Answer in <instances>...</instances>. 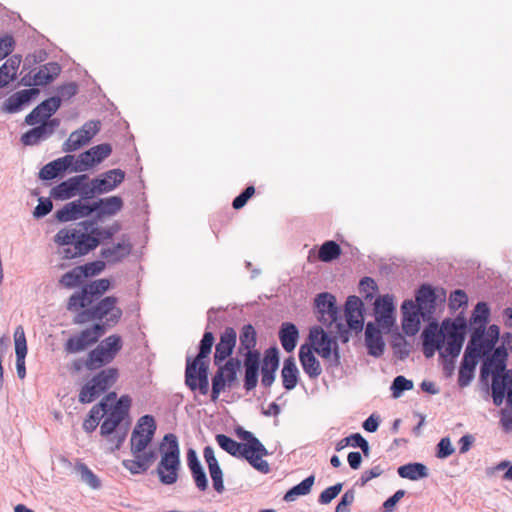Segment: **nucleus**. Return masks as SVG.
<instances>
[{"mask_svg":"<svg viewBox=\"0 0 512 512\" xmlns=\"http://www.w3.org/2000/svg\"><path fill=\"white\" fill-rule=\"evenodd\" d=\"M466 324L463 319L444 320L440 327L429 323L422 332L423 353L431 358L436 351L444 358V370L451 375L454 359L460 354L464 342Z\"/></svg>","mask_w":512,"mask_h":512,"instance_id":"nucleus-1","label":"nucleus"},{"mask_svg":"<svg viewBox=\"0 0 512 512\" xmlns=\"http://www.w3.org/2000/svg\"><path fill=\"white\" fill-rule=\"evenodd\" d=\"M120 230L115 222L107 228H91L86 225L63 228L54 236L58 245L57 254L62 259H74L96 248L100 240L109 239Z\"/></svg>","mask_w":512,"mask_h":512,"instance_id":"nucleus-2","label":"nucleus"},{"mask_svg":"<svg viewBox=\"0 0 512 512\" xmlns=\"http://www.w3.org/2000/svg\"><path fill=\"white\" fill-rule=\"evenodd\" d=\"M156 430L157 424L152 415H143L137 420L130 437V452L133 458L122 461V466L130 474L146 473L156 460V450L151 447Z\"/></svg>","mask_w":512,"mask_h":512,"instance_id":"nucleus-3","label":"nucleus"},{"mask_svg":"<svg viewBox=\"0 0 512 512\" xmlns=\"http://www.w3.org/2000/svg\"><path fill=\"white\" fill-rule=\"evenodd\" d=\"M507 353L497 348L490 358H487L481 367L483 378L492 375V398L496 406L503 403L505 395L507 403L512 405V371L505 370Z\"/></svg>","mask_w":512,"mask_h":512,"instance_id":"nucleus-4","label":"nucleus"},{"mask_svg":"<svg viewBox=\"0 0 512 512\" xmlns=\"http://www.w3.org/2000/svg\"><path fill=\"white\" fill-rule=\"evenodd\" d=\"M214 337L211 332H206L200 342V351L197 357L190 361L187 359L185 371V383L192 390H198L200 394L209 392L208 361L206 358L211 353Z\"/></svg>","mask_w":512,"mask_h":512,"instance_id":"nucleus-5","label":"nucleus"},{"mask_svg":"<svg viewBox=\"0 0 512 512\" xmlns=\"http://www.w3.org/2000/svg\"><path fill=\"white\" fill-rule=\"evenodd\" d=\"M160 461L156 467L159 481L164 485H173L179 478L181 468L178 437L167 433L159 443Z\"/></svg>","mask_w":512,"mask_h":512,"instance_id":"nucleus-6","label":"nucleus"},{"mask_svg":"<svg viewBox=\"0 0 512 512\" xmlns=\"http://www.w3.org/2000/svg\"><path fill=\"white\" fill-rule=\"evenodd\" d=\"M309 340L314 351L331 367L340 365L338 343L322 328L314 327L310 330Z\"/></svg>","mask_w":512,"mask_h":512,"instance_id":"nucleus-7","label":"nucleus"},{"mask_svg":"<svg viewBox=\"0 0 512 512\" xmlns=\"http://www.w3.org/2000/svg\"><path fill=\"white\" fill-rule=\"evenodd\" d=\"M121 349V338L111 335L104 339L94 350L89 353L86 367L95 370L111 362Z\"/></svg>","mask_w":512,"mask_h":512,"instance_id":"nucleus-8","label":"nucleus"},{"mask_svg":"<svg viewBox=\"0 0 512 512\" xmlns=\"http://www.w3.org/2000/svg\"><path fill=\"white\" fill-rule=\"evenodd\" d=\"M110 287L108 279H99L83 287L80 293L73 294L68 301L69 310H77L89 306Z\"/></svg>","mask_w":512,"mask_h":512,"instance_id":"nucleus-9","label":"nucleus"},{"mask_svg":"<svg viewBox=\"0 0 512 512\" xmlns=\"http://www.w3.org/2000/svg\"><path fill=\"white\" fill-rule=\"evenodd\" d=\"M216 441L218 445L230 455L245 458L257 471L263 474L269 473L270 466L268 462L263 459H259L258 457H251L245 450V447L242 446V443H238L224 434H218L216 436Z\"/></svg>","mask_w":512,"mask_h":512,"instance_id":"nucleus-10","label":"nucleus"},{"mask_svg":"<svg viewBox=\"0 0 512 512\" xmlns=\"http://www.w3.org/2000/svg\"><path fill=\"white\" fill-rule=\"evenodd\" d=\"M130 405L131 398L123 395L114 406L109 409L107 408V412H104L105 419L100 427L103 436L112 434L123 420L128 417Z\"/></svg>","mask_w":512,"mask_h":512,"instance_id":"nucleus-11","label":"nucleus"},{"mask_svg":"<svg viewBox=\"0 0 512 512\" xmlns=\"http://www.w3.org/2000/svg\"><path fill=\"white\" fill-rule=\"evenodd\" d=\"M100 130V122L90 120L85 122L81 128L73 131L63 143L64 152H74L87 145Z\"/></svg>","mask_w":512,"mask_h":512,"instance_id":"nucleus-12","label":"nucleus"},{"mask_svg":"<svg viewBox=\"0 0 512 512\" xmlns=\"http://www.w3.org/2000/svg\"><path fill=\"white\" fill-rule=\"evenodd\" d=\"M111 153L112 147L108 143L93 146L77 156L74 170L88 171L109 157Z\"/></svg>","mask_w":512,"mask_h":512,"instance_id":"nucleus-13","label":"nucleus"},{"mask_svg":"<svg viewBox=\"0 0 512 512\" xmlns=\"http://www.w3.org/2000/svg\"><path fill=\"white\" fill-rule=\"evenodd\" d=\"M499 327L497 325H490L488 329H474L469 345L481 356L487 355L495 346L499 338Z\"/></svg>","mask_w":512,"mask_h":512,"instance_id":"nucleus-14","label":"nucleus"},{"mask_svg":"<svg viewBox=\"0 0 512 512\" xmlns=\"http://www.w3.org/2000/svg\"><path fill=\"white\" fill-rule=\"evenodd\" d=\"M374 313L378 326L386 332H389L395 323L393 296L389 294L379 296L374 303Z\"/></svg>","mask_w":512,"mask_h":512,"instance_id":"nucleus-15","label":"nucleus"},{"mask_svg":"<svg viewBox=\"0 0 512 512\" xmlns=\"http://www.w3.org/2000/svg\"><path fill=\"white\" fill-rule=\"evenodd\" d=\"M239 367V362H234L230 359L225 365L219 367L217 372L212 378V401L219 398L221 392L225 390L226 384H231L236 379V371Z\"/></svg>","mask_w":512,"mask_h":512,"instance_id":"nucleus-16","label":"nucleus"},{"mask_svg":"<svg viewBox=\"0 0 512 512\" xmlns=\"http://www.w3.org/2000/svg\"><path fill=\"white\" fill-rule=\"evenodd\" d=\"M315 307L318 319L325 325H332L338 319V308L336 298L327 292L320 293L315 299Z\"/></svg>","mask_w":512,"mask_h":512,"instance_id":"nucleus-17","label":"nucleus"},{"mask_svg":"<svg viewBox=\"0 0 512 512\" xmlns=\"http://www.w3.org/2000/svg\"><path fill=\"white\" fill-rule=\"evenodd\" d=\"M117 299L109 296L102 299L96 306L88 310L92 319L105 318L108 323L115 324L122 315V311L116 307Z\"/></svg>","mask_w":512,"mask_h":512,"instance_id":"nucleus-18","label":"nucleus"},{"mask_svg":"<svg viewBox=\"0 0 512 512\" xmlns=\"http://www.w3.org/2000/svg\"><path fill=\"white\" fill-rule=\"evenodd\" d=\"M61 99L59 97H51L40 103L25 118L28 125H36L49 121L48 119L59 109Z\"/></svg>","mask_w":512,"mask_h":512,"instance_id":"nucleus-19","label":"nucleus"},{"mask_svg":"<svg viewBox=\"0 0 512 512\" xmlns=\"http://www.w3.org/2000/svg\"><path fill=\"white\" fill-rule=\"evenodd\" d=\"M345 317L348 327L360 332L364 326L363 302L357 296H349L345 304Z\"/></svg>","mask_w":512,"mask_h":512,"instance_id":"nucleus-20","label":"nucleus"},{"mask_svg":"<svg viewBox=\"0 0 512 512\" xmlns=\"http://www.w3.org/2000/svg\"><path fill=\"white\" fill-rule=\"evenodd\" d=\"M59 124L60 122L58 119H51L47 122H43L41 125L24 133L21 137V141L24 145H36L40 141L50 137Z\"/></svg>","mask_w":512,"mask_h":512,"instance_id":"nucleus-21","label":"nucleus"},{"mask_svg":"<svg viewBox=\"0 0 512 512\" xmlns=\"http://www.w3.org/2000/svg\"><path fill=\"white\" fill-rule=\"evenodd\" d=\"M401 310L403 314L402 329L406 335L414 336L420 328V311L412 300L404 301Z\"/></svg>","mask_w":512,"mask_h":512,"instance_id":"nucleus-22","label":"nucleus"},{"mask_svg":"<svg viewBox=\"0 0 512 512\" xmlns=\"http://www.w3.org/2000/svg\"><path fill=\"white\" fill-rule=\"evenodd\" d=\"M93 212L92 205L84 204L81 200L67 203L56 213V218L61 222H68L87 217Z\"/></svg>","mask_w":512,"mask_h":512,"instance_id":"nucleus-23","label":"nucleus"},{"mask_svg":"<svg viewBox=\"0 0 512 512\" xmlns=\"http://www.w3.org/2000/svg\"><path fill=\"white\" fill-rule=\"evenodd\" d=\"M14 344L17 375L20 379H24L26 376L25 358L27 355V341L22 326H17L14 331Z\"/></svg>","mask_w":512,"mask_h":512,"instance_id":"nucleus-24","label":"nucleus"},{"mask_svg":"<svg viewBox=\"0 0 512 512\" xmlns=\"http://www.w3.org/2000/svg\"><path fill=\"white\" fill-rule=\"evenodd\" d=\"M88 180L86 174L77 175L56 185L51 190V196L56 200H67L77 195L80 181Z\"/></svg>","mask_w":512,"mask_h":512,"instance_id":"nucleus-25","label":"nucleus"},{"mask_svg":"<svg viewBox=\"0 0 512 512\" xmlns=\"http://www.w3.org/2000/svg\"><path fill=\"white\" fill-rule=\"evenodd\" d=\"M39 90L36 88L24 89L12 94L3 103V111L7 113H16L22 110L33 97L38 95Z\"/></svg>","mask_w":512,"mask_h":512,"instance_id":"nucleus-26","label":"nucleus"},{"mask_svg":"<svg viewBox=\"0 0 512 512\" xmlns=\"http://www.w3.org/2000/svg\"><path fill=\"white\" fill-rule=\"evenodd\" d=\"M416 306L423 319H429L435 311V294L428 286H422L416 295Z\"/></svg>","mask_w":512,"mask_h":512,"instance_id":"nucleus-27","label":"nucleus"},{"mask_svg":"<svg viewBox=\"0 0 512 512\" xmlns=\"http://www.w3.org/2000/svg\"><path fill=\"white\" fill-rule=\"evenodd\" d=\"M279 365V358L277 349H269L263 359L261 374H262V385L269 387L272 385L275 379V371Z\"/></svg>","mask_w":512,"mask_h":512,"instance_id":"nucleus-28","label":"nucleus"},{"mask_svg":"<svg viewBox=\"0 0 512 512\" xmlns=\"http://www.w3.org/2000/svg\"><path fill=\"white\" fill-rule=\"evenodd\" d=\"M125 178V172L121 169H112L95 178V184L99 194L113 191Z\"/></svg>","mask_w":512,"mask_h":512,"instance_id":"nucleus-29","label":"nucleus"},{"mask_svg":"<svg viewBox=\"0 0 512 512\" xmlns=\"http://www.w3.org/2000/svg\"><path fill=\"white\" fill-rule=\"evenodd\" d=\"M236 434L241 440L247 442L242 444V446L245 447V450L251 457L262 459L264 456L268 455L267 449L250 431L239 427L236 429Z\"/></svg>","mask_w":512,"mask_h":512,"instance_id":"nucleus-30","label":"nucleus"},{"mask_svg":"<svg viewBox=\"0 0 512 512\" xmlns=\"http://www.w3.org/2000/svg\"><path fill=\"white\" fill-rule=\"evenodd\" d=\"M299 359L304 372L312 379L317 378L322 368L319 361L314 356L312 350L307 345H302L299 350Z\"/></svg>","mask_w":512,"mask_h":512,"instance_id":"nucleus-31","label":"nucleus"},{"mask_svg":"<svg viewBox=\"0 0 512 512\" xmlns=\"http://www.w3.org/2000/svg\"><path fill=\"white\" fill-rule=\"evenodd\" d=\"M236 343V332L232 328H227L220 337L219 343L215 348V363L225 360L231 353Z\"/></svg>","mask_w":512,"mask_h":512,"instance_id":"nucleus-32","label":"nucleus"},{"mask_svg":"<svg viewBox=\"0 0 512 512\" xmlns=\"http://www.w3.org/2000/svg\"><path fill=\"white\" fill-rule=\"evenodd\" d=\"M365 344L368 353L374 357H380L384 352V341L380 331L372 323L366 325Z\"/></svg>","mask_w":512,"mask_h":512,"instance_id":"nucleus-33","label":"nucleus"},{"mask_svg":"<svg viewBox=\"0 0 512 512\" xmlns=\"http://www.w3.org/2000/svg\"><path fill=\"white\" fill-rule=\"evenodd\" d=\"M61 68L55 62L47 63L33 75L31 81L25 82L26 85L43 86L53 81L60 73Z\"/></svg>","mask_w":512,"mask_h":512,"instance_id":"nucleus-34","label":"nucleus"},{"mask_svg":"<svg viewBox=\"0 0 512 512\" xmlns=\"http://www.w3.org/2000/svg\"><path fill=\"white\" fill-rule=\"evenodd\" d=\"M123 207V201L119 196L103 198L92 204L93 212L98 211L100 216H112Z\"/></svg>","mask_w":512,"mask_h":512,"instance_id":"nucleus-35","label":"nucleus"},{"mask_svg":"<svg viewBox=\"0 0 512 512\" xmlns=\"http://www.w3.org/2000/svg\"><path fill=\"white\" fill-rule=\"evenodd\" d=\"M299 332L296 326L292 323H283L279 331V338L283 349L286 352H291L295 349Z\"/></svg>","mask_w":512,"mask_h":512,"instance_id":"nucleus-36","label":"nucleus"},{"mask_svg":"<svg viewBox=\"0 0 512 512\" xmlns=\"http://www.w3.org/2000/svg\"><path fill=\"white\" fill-rule=\"evenodd\" d=\"M20 63L21 57L14 55L0 67V89L15 79Z\"/></svg>","mask_w":512,"mask_h":512,"instance_id":"nucleus-37","label":"nucleus"},{"mask_svg":"<svg viewBox=\"0 0 512 512\" xmlns=\"http://www.w3.org/2000/svg\"><path fill=\"white\" fill-rule=\"evenodd\" d=\"M298 374L299 371L294 359H286L281 371L282 383L285 389L292 390L296 387L298 382Z\"/></svg>","mask_w":512,"mask_h":512,"instance_id":"nucleus-38","label":"nucleus"},{"mask_svg":"<svg viewBox=\"0 0 512 512\" xmlns=\"http://www.w3.org/2000/svg\"><path fill=\"white\" fill-rule=\"evenodd\" d=\"M401 478L412 481L419 480L428 476L427 467L421 463H409L402 465L397 470Z\"/></svg>","mask_w":512,"mask_h":512,"instance_id":"nucleus-39","label":"nucleus"},{"mask_svg":"<svg viewBox=\"0 0 512 512\" xmlns=\"http://www.w3.org/2000/svg\"><path fill=\"white\" fill-rule=\"evenodd\" d=\"M118 371L115 368H108L102 370L96 376L92 378L95 385L99 388L98 391L104 393L107 389H109L117 380Z\"/></svg>","mask_w":512,"mask_h":512,"instance_id":"nucleus-40","label":"nucleus"},{"mask_svg":"<svg viewBox=\"0 0 512 512\" xmlns=\"http://www.w3.org/2000/svg\"><path fill=\"white\" fill-rule=\"evenodd\" d=\"M315 477L311 475L304 479L299 484L292 487L290 490L286 492L284 495V500L287 502L295 501L299 496H304L310 493L312 486L314 484Z\"/></svg>","mask_w":512,"mask_h":512,"instance_id":"nucleus-41","label":"nucleus"},{"mask_svg":"<svg viewBox=\"0 0 512 512\" xmlns=\"http://www.w3.org/2000/svg\"><path fill=\"white\" fill-rule=\"evenodd\" d=\"M240 352L253 351L256 345V331L252 325H245L240 333L239 337Z\"/></svg>","mask_w":512,"mask_h":512,"instance_id":"nucleus-42","label":"nucleus"},{"mask_svg":"<svg viewBox=\"0 0 512 512\" xmlns=\"http://www.w3.org/2000/svg\"><path fill=\"white\" fill-rule=\"evenodd\" d=\"M489 314L490 310L488 305L485 302H479L474 308L471 324L476 326L475 329L485 328Z\"/></svg>","mask_w":512,"mask_h":512,"instance_id":"nucleus-43","label":"nucleus"},{"mask_svg":"<svg viewBox=\"0 0 512 512\" xmlns=\"http://www.w3.org/2000/svg\"><path fill=\"white\" fill-rule=\"evenodd\" d=\"M83 275L84 274L82 268L78 266L62 275V277L59 280V283L61 286L65 288H74L81 284L82 281L85 279Z\"/></svg>","mask_w":512,"mask_h":512,"instance_id":"nucleus-44","label":"nucleus"},{"mask_svg":"<svg viewBox=\"0 0 512 512\" xmlns=\"http://www.w3.org/2000/svg\"><path fill=\"white\" fill-rule=\"evenodd\" d=\"M130 252V245L126 243H118L113 245L112 247L104 248L102 251V256L107 261H117L120 258L124 257Z\"/></svg>","mask_w":512,"mask_h":512,"instance_id":"nucleus-45","label":"nucleus"},{"mask_svg":"<svg viewBox=\"0 0 512 512\" xmlns=\"http://www.w3.org/2000/svg\"><path fill=\"white\" fill-rule=\"evenodd\" d=\"M341 253L340 246L334 241H327L319 249V259L323 262H330L336 259Z\"/></svg>","mask_w":512,"mask_h":512,"instance_id":"nucleus-46","label":"nucleus"},{"mask_svg":"<svg viewBox=\"0 0 512 512\" xmlns=\"http://www.w3.org/2000/svg\"><path fill=\"white\" fill-rule=\"evenodd\" d=\"M99 388L95 385L94 381L91 379L87 382L80 391L79 401L81 403H91L97 397H99L102 392L98 391Z\"/></svg>","mask_w":512,"mask_h":512,"instance_id":"nucleus-47","label":"nucleus"},{"mask_svg":"<svg viewBox=\"0 0 512 512\" xmlns=\"http://www.w3.org/2000/svg\"><path fill=\"white\" fill-rule=\"evenodd\" d=\"M77 470L80 473L81 480L86 483L92 489H98L101 486L99 478L88 468L85 464L77 466Z\"/></svg>","mask_w":512,"mask_h":512,"instance_id":"nucleus-48","label":"nucleus"},{"mask_svg":"<svg viewBox=\"0 0 512 512\" xmlns=\"http://www.w3.org/2000/svg\"><path fill=\"white\" fill-rule=\"evenodd\" d=\"M104 333V327L100 324H95L91 328H87L83 330L80 334V338L86 343L89 347L93 343H95Z\"/></svg>","mask_w":512,"mask_h":512,"instance_id":"nucleus-49","label":"nucleus"},{"mask_svg":"<svg viewBox=\"0 0 512 512\" xmlns=\"http://www.w3.org/2000/svg\"><path fill=\"white\" fill-rule=\"evenodd\" d=\"M98 193L97 185L95 184V178L91 181L83 180L80 181V185L77 190V195H79L82 199H91Z\"/></svg>","mask_w":512,"mask_h":512,"instance_id":"nucleus-50","label":"nucleus"},{"mask_svg":"<svg viewBox=\"0 0 512 512\" xmlns=\"http://www.w3.org/2000/svg\"><path fill=\"white\" fill-rule=\"evenodd\" d=\"M116 398V393L112 392L106 396L104 400H102L98 405L92 407L89 413L90 419H94L99 422L100 417L104 416V412H107V407L109 406V402Z\"/></svg>","mask_w":512,"mask_h":512,"instance_id":"nucleus-51","label":"nucleus"},{"mask_svg":"<svg viewBox=\"0 0 512 512\" xmlns=\"http://www.w3.org/2000/svg\"><path fill=\"white\" fill-rule=\"evenodd\" d=\"M413 382L404 376H397L392 383L391 390L394 398H398L404 391L411 390Z\"/></svg>","mask_w":512,"mask_h":512,"instance_id":"nucleus-52","label":"nucleus"},{"mask_svg":"<svg viewBox=\"0 0 512 512\" xmlns=\"http://www.w3.org/2000/svg\"><path fill=\"white\" fill-rule=\"evenodd\" d=\"M64 172L57 160L46 164L39 172V177L43 180H51Z\"/></svg>","mask_w":512,"mask_h":512,"instance_id":"nucleus-53","label":"nucleus"},{"mask_svg":"<svg viewBox=\"0 0 512 512\" xmlns=\"http://www.w3.org/2000/svg\"><path fill=\"white\" fill-rule=\"evenodd\" d=\"M481 357L482 356L479 353H477L472 346L468 344L463 356L461 367L475 370L478 360Z\"/></svg>","mask_w":512,"mask_h":512,"instance_id":"nucleus-54","label":"nucleus"},{"mask_svg":"<svg viewBox=\"0 0 512 512\" xmlns=\"http://www.w3.org/2000/svg\"><path fill=\"white\" fill-rule=\"evenodd\" d=\"M342 487V483H337L333 486L326 488L319 495L318 502L323 505L329 504L334 498L338 496V494L342 490Z\"/></svg>","mask_w":512,"mask_h":512,"instance_id":"nucleus-55","label":"nucleus"},{"mask_svg":"<svg viewBox=\"0 0 512 512\" xmlns=\"http://www.w3.org/2000/svg\"><path fill=\"white\" fill-rule=\"evenodd\" d=\"M88 346L80 338L79 335L69 338L65 344V350L67 353L74 354L84 351Z\"/></svg>","mask_w":512,"mask_h":512,"instance_id":"nucleus-56","label":"nucleus"},{"mask_svg":"<svg viewBox=\"0 0 512 512\" xmlns=\"http://www.w3.org/2000/svg\"><path fill=\"white\" fill-rule=\"evenodd\" d=\"M468 302V297L466 293L462 290H455L451 293L449 297V306L453 310H457L462 306L466 305Z\"/></svg>","mask_w":512,"mask_h":512,"instance_id":"nucleus-57","label":"nucleus"},{"mask_svg":"<svg viewBox=\"0 0 512 512\" xmlns=\"http://www.w3.org/2000/svg\"><path fill=\"white\" fill-rule=\"evenodd\" d=\"M359 289L365 294L366 299H371L377 291V284L372 278L365 277L360 281Z\"/></svg>","mask_w":512,"mask_h":512,"instance_id":"nucleus-58","label":"nucleus"},{"mask_svg":"<svg viewBox=\"0 0 512 512\" xmlns=\"http://www.w3.org/2000/svg\"><path fill=\"white\" fill-rule=\"evenodd\" d=\"M210 477L212 479L213 488L216 492L221 494L224 491V483H223V472L220 467L209 470Z\"/></svg>","mask_w":512,"mask_h":512,"instance_id":"nucleus-59","label":"nucleus"},{"mask_svg":"<svg viewBox=\"0 0 512 512\" xmlns=\"http://www.w3.org/2000/svg\"><path fill=\"white\" fill-rule=\"evenodd\" d=\"M438 451H437V457L440 459H444L449 457L454 453V448L451 444V441L449 438H442L440 442L437 445Z\"/></svg>","mask_w":512,"mask_h":512,"instance_id":"nucleus-60","label":"nucleus"},{"mask_svg":"<svg viewBox=\"0 0 512 512\" xmlns=\"http://www.w3.org/2000/svg\"><path fill=\"white\" fill-rule=\"evenodd\" d=\"M80 268H82L84 278H87L99 274L104 268V263L101 261H95L80 266Z\"/></svg>","mask_w":512,"mask_h":512,"instance_id":"nucleus-61","label":"nucleus"},{"mask_svg":"<svg viewBox=\"0 0 512 512\" xmlns=\"http://www.w3.org/2000/svg\"><path fill=\"white\" fill-rule=\"evenodd\" d=\"M254 192H255L254 187L248 186L239 196H237L233 200V204H232L233 208L234 209L242 208L247 203V201L252 197Z\"/></svg>","mask_w":512,"mask_h":512,"instance_id":"nucleus-62","label":"nucleus"},{"mask_svg":"<svg viewBox=\"0 0 512 512\" xmlns=\"http://www.w3.org/2000/svg\"><path fill=\"white\" fill-rule=\"evenodd\" d=\"M52 202L49 199H39L38 205L35 207L33 215L35 218H42L52 210Z\"/></svg>","mask_w":512,"mask_h":512,"instance_id":"nucleus-63","label":"nucleus"},{"mask_svg":"<svg viewBox=\"0 0 512 512\" xmlns=\"http://www.w3.org/2000/svg\"><path fill=\"white\" fill-rule=\"evenodd\" d=\"M260 353L256 350L245 352V369L259 370Z\"/></svg>","mask_w":512,"mask_h":512,"instance_id":"nucleus-64","label":"nucleus"}]
</instances>
